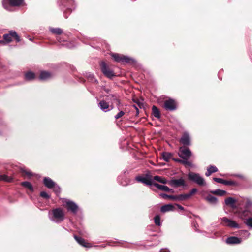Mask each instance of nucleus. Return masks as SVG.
<instances>
[{"label":"nucleus","mask_w":252,"mask_h":252,"mask_svg":"<svg viewBox=\"0 0 252 252\" xmlns=\"http://www.w3.org/2000/svg\"><path fill=\"white\" fill-rule=\"evenodd\" d=\"M58 3L66 18L75 8L73 0H58Z\"/></svg>","instance_id":"obj_1"},{"label":"nucleus","mask_w":252,"mask_h":252,"mask_svg":"<svg viewBox=\"0 0 252 252\" xmlns=\"http://www.w3.org/2000/svg\"><path fill=\"white\" fill-rule=\"evenodd\" d=\"M48 216L52 221L56 223H60L64 220V213L61 208H57L50 211Z\"/></svg>","instance_id":"obj_2"},{"label":"nucleus","mask_w":252,"mask_h":252,"mask_svg":"<svg viewBox=\"0 0 252 252\" xmlns=\"http://www.w3.org/2000/svg\"><path fill=\"white\" fill-rule=\"evenodd\" d=\"M111 56L117 62L126 63L131 64H134L136 63L135 60L133 58L128 56H125L118 53H112Z\"/></svg>","instance_id":"obj_3"},{"label":"nucleus","mask_w":252,"mask_h":252,"mask_svg":"<svg viewBox=\"0 0 252 252\" xmlns=\"http://www.w3.org/2000/svg\"><path fill=\"white\" fill-rule=\"evenodd\" d=\"M188 176L189 180L199 186H202L206 185L204 179L198 173L190 172L189 173Z\"/></svg>","instance_id":"obj_4"},{"label":"nucleus","mask_w":252,"mask_h":252,"mask_svg":"<svg viewBox=\"0 0 252 252\" xmlns=\"http://www.w3.org/2000/svg\"><path fill=\"white\" fill-rule=\"evenodd\" d=\"M62 202L68 211L74 214L77 213L78 206L74 202L66 198H63Z\"/></svg>","instance_id":"obj_5"},{"label":"nucleus","mask_w":252,"mask_h":252,"mask_svg":"<svg viewBox=\"0 0 252 252\" xmlns=\"http://www.w3.org/2000/svg\"><path fill=\"white\" fill-rule=\"evenodd\" d=\"M221 220V224L223 226L228 227L232 228H240V225L235 221L228 219V218L224 217L220 218Z\"/></svg>","instance_id":"obj_6"},{"label":"nucleus","mask_w":252,"mask_h":252,"mask_svg":"<svg viewBox=\"0 0 252 252\" xmlns=\"http://www.w3.org/2000/svg\"><path fill=\"white\" fill-rule=\"evenodd\" d=\"M106 99L111 102V105H113V104L115 103L118 107V109L119 110V107L121 103L120 100V95L118 94H109L106 95Z\"/></svg>","instance_id":"obj_7"},{"label":"nucleus","mask_w":252,"mask_h":252,"mask_svg":"<svg viewBox=\"0 0 252 252\" xmlns=\"http://www.w3.org/2000/svg\"><path fill=\"white\" fill-rule=\"evenodd\" d=\"M101 70L104 75L107 77L112 79L115 76L113 71L104 62H101L100 63Z\"/></svg>","instance_id":"obj_8"},{"label":"nucleus","mask_w":252,"mask_h":252,"mask_svg":"<svg viewBox=\"0 0 252 252\" xmlns=\"http://www.w3.org/2000/svg\"><path fill=\"white\" fill-rule=\"evenodd\" d=\"M12 37H13L17 42L20 41V38L15 31L11 30L7 34H4L3 36V39L6 43H9L12 41Z\"/></svg>","instance_id":"obj_9"},{"label":"nucleus","mask_w":252,"mask_h":252,"mask_svg":"<svg viewBox=\"0 0 252 252\" xmlns=\"http://www.w3.org/2000/svg\"><path fill=\"white\" fill-rule=\"evenodd\" d=\"M191 152L188 148L185 147H181L179 149V156L183 159L187 161L191 156Z\"/></svg>","instance_id":"obj_10"},{"label":"nucleus","mask_w":252,"mask_h":252,"mask_svg":"<svg viewBox=\"0 0 252 252\" xmlns=\"http://www.w3.org/2000/svg\"><path fill=\"white\" fill-rule=\"evenodd\" d=\"M164 108L168 111H174L177 109L176 103L174 99L169 98L164 101Z\"/></svg>","instance_id":"obj_11"},{"label":"nucleus","mask_w":252,"mask_h":252,"mask_svg":"<svg viewBox=\"0 0 252 252\" xmlns=\"http://www.w3.org/2000/svg\"><path fill=\"white\" fill-rule=\"evenodd\" d=\"M98 106L104 112H109L114 108L113 105H110L109 103L105 100H100L98 103Z\"/></svg>","instance_id":"obj_12"},{"label":"nucleus","mask_w":252,"mask_h":252,"mask_svg":"<svg viewBox=\"0 0 252 252\" xmlns=\"http://www.w3.org/2000/svg\"><path fill=\"white\" fill-rule=\"evenodd\" d=\"M24 2V0H3L2 2L4 8L8 9V4L13 6L20 5Z\"/></svg>","instance_id":"obj_13"},{"label":"nucleus","mask_w":252,"mask_h":252,"mask_svg":"<svg viewBox=\"0 0 252 252\" xmlns=\"http://www.w3.org/2000/svg\"><path fill=\"white\" fill-rule=\"evenodd\" d=\"M168 184L174 188H177L180 186L185 187L187 185L183 178H181L179 179L171 180L168 182Z\"/></svg>","instance_id":"obj_14"},{"label":"nucleus","mask_w":252,"mask_h":252,"mask_svg":"<svg viewBox=\"0 0 252 252\" xmlns=\"http://www.w3.org/2000/svg\"><path fill=\"white\" fill-rule=\"evenodd\" d=\"M135 180L137 182L142 183L146 185L151 186L153 184L150 177L148 175H146L145 177L142 176H136Z\"/></svg>","instance_id":"obj_15"},{"label":"nucleus","mask_w":252,"mask_h":252,"mask_svg":"<svg viewBox=\"0 0 252 252\" xmlns=\"http://www.w3.org/2000/svg\"><path fill=\"white\" fill-rule=\"evenodd\" d=\"M180 142L185 146H189L190 143V137L188 132H184L180 139Z\"/></svg>","instance_id":"obj_16"},{"label":"nucleus","mask_w":252,"mask_h":252,"mask_svg":"<svg viewBox=\"0 0 252 252\" xmlns=\"http://www.w3.org/2000/svg\"><path fill=\"white\" fill-rule=\"evenodd\" d=\"M213 180L217 183H221L225 185H229V186H236L237 185V183L235 181H227L221 178H213Z\"/></svg>","instance_id":"obj_17"},{"label":"nucleus","mask_w":252,"mask_h":252,"mask_svg":"<svg viewBox=\"0 0 252 252\" xmlns=\"http://www.w3.org/2000/svg\"><path fill=\"white\" fill-rule=\"evenodd\" d=\"M242 241V240L241 238L235 236L229 237L226 240V243L230 245L240 244Z\"/></svg>","instance_id":"obj_18"},{"label":"nucleus","mask_w":252,"mask_h":252,"mask_svg":"<svg viewBox=\"0 0 252 252\" xmlns=\"http://www.w3.org/2000/svg\"><path fill=\"white\" fill-rule=\"evenodd\" d=\"M74 238L78 243L82 246L88 248L92 247V245L90 243L86 242L83 238L76 235H74Z\"/></svg>","instance_id":"obj_19"},{"label":"nucleus","mask_w":252,"mask_h":252,"mask_svg":"<svg viewBox=\"0 0 252 252\" xmlns=\"http://www.w3.org/2000/svg\"><path fill=\"white\" fill-rule=\"evenodd\" d=\"M153 185L160 190H163L166 192H171L172 193L174 192L173 189H170L166 186L160 185L157 183H153Z\"/></svg>","instance_id":"obj_20"},{"label":"nucleus","mask_w":252,"mask_h":252,"mask_svg":"<svg viewBox=\"0 0 252 252\" xmlns=\"http://www.w3.org/2000/svg\"><path fill=\"white\" fill-rule=\"evenodd\" d=\"M43 183L45 186L48 189H51L56 184L50 178L45 177L43 179Z\"/></svg>","instance_id":"obj_21"},{"label":"nucleus","mask_w":252,"mask_h":252,"mask_svg":"<svg viewBox=\"0 0 252 252\" xmlns=\"http://www.w3.org/2000/svg\"><path fill=\"white\" fill-rule=\"evenodd\" d=\"M251 212L249 209H245L243 210H239L238 212L239 217L242 220H246V217L250 215Z\"/></svg>","instance_id":"obj_22"},{"label":"nucleus","mask_w":252,"mask_h":252,"mask_svg":"<svg viewBox=\"0 0 252 252\" xmlns=\"http://www.w3.org/2000/svg\"><path fill=\"white\" fill-rule=\"evenodd\" d=\"M237 201L233 197H228L225 200V203L226 205L229 206L233 208H236L235 203Z\"/></svg>","instance_id":"obj_23"},{"label":"nucleus","mask_w":252,"mask_h":252,"mask_svg":"<svg viewBox=\"0 0 252 252\" xmlns=\"http://www.w3.org/2000/svg\"><path fill=\"white\" fill-rule=\"evenodd\" d=\"M175 207L174 205L171 204H166L161 206L160 208L161 212L165 213L174 210Z\"/></svg>","instance_id":"obj_24"},{"label":"nucleus","mask_w":252,"mask_h":252,"mask_svg":"<svg viewBox=\"0 0 252 252\" xmlns=\"http://www.w3.org/2000/svg\"><path fill=\"white\" fill-rule=\"evenodd\" d=\"M218 170V168L215 166L210 165L207 168V171L205 173V175L208 177L210 176L212 173L217 172Z\"/></svg>","instance_id":"obj_25"},{"label":"nucleus","mask_w":252,"mask_h":252,"mask_svg":"<svg viewBox=\"0 0 252 252\" xmlns=\"http://www.w3.org/2000/svg\"><path fill=\"white\" fill-rule=\"evenodd\" d=\"M52 76L49 72L42 71L39 76V79L41 80H46L50 79Z\"/></svg>","instance_id":"obj_26"},{"label":"nucleus","mask_w":252,"mask_h":252,"mask_svg":"<svg viewBox=\"0 0 252 252\" xmlns=\"http://www.w3.org/2000/svg\"><path fill=\"white\" fill-rule=\"evenodd\" d=\"M152 114L154 117L157 118H160L161 117L159 110L156 106L153 105L152 107Z\"/></svg>","instance_id":"obj_27"},{"label":"nucleus","mask_w":252,"mask_h":252,"mask_svg":"<svg viewBox=\"0 0 252 252\" xmlns=\"http://www.w3.org/2000/svg\"><path fill=\"white\" fill-rule=\"evenodd\" d=\"M205 200L207 201L210 203L216 205L218 202L217 198L214 196H213L211 195H208L207 196L205 197Z\"/></svg>","instance_id":"obj_28"},{"label":"nucleus","mask_w":252,"mask_h":252,"mask_svg":"<svg viewBox=\"0 0 252 252\" xmlns=\"http://www.w3.org/2000/svg\"><path fill=\"white\" fill-rule=\"evenodd\" d=\"M49 30L52 33L56 35H61L63 32V30L60 28H50Z\"/></svg>","instance_id":"obj_29"},{"label":"nucleus","mask_w":252,"mask_h":252,"mask_svg":"<svg viewBox=\"0 0 252 252\" xmlns=\"http://www.w3.org/2000/svg\"><path fill=\"white\" fill-rule=\"evenodd\" d=\"M163 159L166 161H169L170 159L172 158V154L169 152H163L162 153Z\"/></svg>","instance_id":"obj_30"},{"label":"nucleus","mask_w":252,"mask_h":252,"mask_svg":"<svg viewBox=\"0 0 252 252\" xmlns=\"http://www.w3.org/2000/svg\"><path fill=\"white\" fill-rule=\"evenodd\" d=\"M160 196L164 199H169L177 201V195H167L165 193H160Z\"/></svg>","instance_id":"obj_31"},{"label":"nucleus","mask_w":252,"mask_h":252,"mask_svg":"<svg viewBox=\"0 0 252 252\" xmlns=\"http://www.w3.org/2000/svg\"><path fill=\"white\" fill-rule=\"evenodd\" d=\"M211 192L214 194L222 196L226 194L227 192L223 190L217 189L215 190L211 191Z\"/></svg>","instance_id":"obj_32"},{"label":"nucleus","mask_w":252,"mask_h":252,"mask_svg":"<svg viewBox=\"0 0 252 252\" xmlns=\"http://www.w3.org/2000/svg\"><path fill=\"white\" fill-rule=\"evenodd\" d=\"M154 180L157 181L160 183L162 184H167L168 183V182L165 178H162L159 176H155L153 178Z\"/></svg>","instance_id":"obj_33"},{"label":"nucleus","mask_w":252,"mask_h":252,"mask_svg":"<svg viewBox=\"0 0 252 252\" xmlns=\"http://www.w3.org/2000/svg\"><path fill=\"white\" fill-rule=\"evenodd\" d=\"M21 185L25 188H28L31 191H33V188L31 183L29 182L25 181L21 183Z\"/></svg>","instance_id":"obj_34"},{"label":"nucleus","mask_w":252,"mask_h":252,"mask_svg":"<svg viewBox=\"0 0 252 252\" xmlns=\"http://www.w3.org/2000/svg\"><path fill=\"white\" fill-rule=\"evenodd\" d=\"M189 198V195L187 194H181L177 195V201H184Z\"/></svg>","instance_id":"obj_35"},{"label":"nucleus","mask_w":252,"mask_h":252,"mask_svg":"<svg viewBox=\"0 0 252 252\" xmlns=\"http://www.w3.org/2000/svg\"><path fill=\"white\" fill-rule=\"evenodd\" d=\"M25 78L26 80H29V81L32 80L35 78V74L34 73H33L31 71H29V72H27L25 74Z\"/></svg>","instance_id":"obj_36"},{"label":"nucleus","mask_w":252,"mask_h":252,"mask_svg":"<svg viewBox=\"0 0 252 252\" xmlns=\"http://www.w3.org/2000/svg\"><path fill=\"white\" fill-rule=\"evenodd\" d=\"M0 181H3L7 182H10L12 181V178L6 175H0Z\"/></svg>","instance_id":"obj_37"},{"label":"nucleus","mask_w":252,"mask_h":252,"mask_svg":"<svg viewBox=\"0 0 252 252\" xmlns=\"http://www.w3.org/2000/svg\"><path fill=\"white\" fill-rule=\"evenodd\" d=\"M154 222L157 226H160L161 225L160 217L159 215H156L154 218Z\"/></svg>","instance_id":"obj_38"},{"label":"nucleus","mask_w":252,"mask_h":252,"mask_svg":"<svg viewBox=\"0 0 252 252\" xmlns=\"http://www.w3.org/2000/svg\"><path fill=\"white\" fill-rule=\"evenodd\" d=\"M52 189H53V191L57 194V195H58L61 193V188L56 184H55V186L54 187H53Z\"/></svg>","instance_id":"obj_39"},{"label":"nucleus","mask_w":252,"mask_h":252,"mask_svg":"<svg viewBox=\"0 0 252 252\" xmlns=\"http://www.w3.org/2000/svg\"><path fill=\"white\" fill-rule=\"evenodd\" d=\"M245 223L249 227L252 228V217H250L246 219Z\"/></svg>","instance_id":"obj_40"},{"label":"nucleus","mask_w":252,"mask_h":252,"mask_svg":"<svg viewBox=\"0 0 252 252\" xmlns=\"http://www.w3.org/2000/svg\"><path fill=\"white\" fill-rule=\"evenodd\" d=\"M252 206V201L249 198L246 199L245 209H249Z\"/></svg>","instance_id":"obj_41"},{"label":"nucleus","mask_w":252,"mask_h":252,"mask_svg":"<svg viewBox=\"0 0 252 252\" xmlns=\"http://www.w3.org/2000/svg\"><path fill=\"white\" fill-rule=\"evenodd\" d=\"M40 196L45 199H49L50 198V195H49L45 191H41L40 192Z\"/></svg>","instance_id":"obj_42"},{"label":"nucleus","mask_w":252,"mask_h":252,"mask_svg":"<svg viewBox=\"0 0 252 252\" xmlns=\"http://www.w3.org/2000/svg\"><path fill=\"white\" fill-rule=\"evenodd\" d=\"M125 112L123 111H120L117 114H116L114 117L115 119L117 120L121 118L125 115Z\"/></svg>","instance_id":"obj_43"},{"label":"nucleus","mask_w":252,"mask_h":252,"mask_svg":"<svg viewBox=\"0 0 252 252\" xmlns=\"http://www.w3.org/2000/svg\"><path fill=\"white\" fill-rule=\"evenodd\" d=\"M22 172L24 173L25 175H26L27 176H28V177H31V176H32L33 175V174L32 172H31L30 171H27L26 170H25L24 169H22Z\"/></svg>","instance_id":"obj_44"},{"label":"nucleus","mask_w":252,"mask_h":252,"mask_svg":"<svg viewBox=\"0 0 252 252\" xmlns=\"http://www.w3.org/2000/svg\"><path fill=\"white\" fill-rule=\"evenodd\" d=\"M240 233L241 235H245L246 238L249 237L250 235V233L247 230H241Z\"/></svg>","instance_id":"obj_45"},{"label":"nucleus","mask_w":252,"mask_h":252,"mask_svg":"<svg viewBox=\"0 0 252 252\" xmlns=\"http://www.w3.org/2000/svg\"><path fill=\"white\" fill-rule=\"evenodd\" d=\"M173 160L176 161V162H181V163H185V164H187L188 165H190V162H188L187 161H185V160H182L181 159H177V158H172Z\"/></svg>","instance_id":"obj_46"},{"label":"nucleus","mask_w":252,"mask_h":252,"mask_svg":"<svg viewBox=\"0 0 252 252\" xmlns=\"http://www.w3.org/2000/svg\"><path fill=\"white\" fill-rule=\"evenodd\" d=\"M197 190L195 188H193L189 192V193H188V195H189V197L190 198L191 197V196L192 195H193V194H194L195 193H196L197 192Z\"/></svg>","instance_id":"obj_47"},{"label":"nucleus","mask_w":252,"mask_h":252,"mask_svg":"<svg viewBox=\"0 0 252 252\" xmlns=\"http://www.w3.org/2000/svg\"><path fill=\"white\" fill-rule=\"evenodd\" d=\"M103 90L106 93L108 94L111 92V90L109 88H104Z\"/></svg>","instance_id":"obj_48"},{"label":"nucleus","mask_w":252,"mask_h":252,"mask_svg":"<svg viewBox=\"0 0 252 252\" xmlns=\"http://www.w3.org/2000/svg\"><path fill=\"white\" fill-rule=\"evenodd\" d=\"M176 205L178 207V208L181 210H184V208L179 204H176Z\"/></svg>","instance_id":"obj_49"},{"label":"nucleus","mask_w":252,"mask_h":252,"mask_svg":"<svg viewBox=\"0 0 252 252\" xmlns=\"http://www.w3.org/2000/svg\"><path fill=\"white\" fill-rule=\"evenodd\" d=\"M0 44H2L3 45H5L6 44V42L4 40H0Z\"/></svg>","instance_id":"obj_50"},{"label":"nucleus","mask_w":252,"mask_h":252,"mask_svg":"<svg viewBox=\"0 0 252 252\" xmlns=\"http://www.w3.org/2000/svg\"><path fill=\"white\" fill-rule=\"evenodd\" d=\"M89 77H90L91 78H94V76L93 74H90L89 75Z\"/></svg>","instance_id":"obj_51"},{"label":"nucleus","mask_w":252,"mask_h":252,"mask_svg":"<svg viewBox=\"0 0 252 252\" xmlns=\"http://www.w3.org/2000/svg\"><path fill=\"white\" fill-rule=\"evenodd\" d=\"M134 107H135V109H136V110L137 112H138V108H137L136 106H134Z\"/></svg>","instance_id":"obj_52"},{"label":"nucleus","mask_w":252,"mask_h":252,"mask_svg":"<svg viewBox=\"0 0 252 252\" xmlns=\"http://www.w3.org/2000/svg\"><path fill=\"white\" fill-rule=\"evenodd\" d=\"M57 40H58L59 42H61V41L60 40V39L57 38Z\"/></svg>","instance_id":"obj_53"},{"label":"nucleus","mask_w":252,"mask_h":252,"mask_svg":"<svg viewBox=\"0 0 252 252\" xmlns=\"http://www.w3.org/2000/svg\"><path fill=\"white\" fill-rule=\"evenodd\" d=\"M95 82H97V80L95 79V80H94Z\"/></svg>","instance_id":"obj_54"},{"label":"nucleus","mask_w":252,"mask_h":252,"mask_svg":"<svg viewBox=\"0 0 252 252\" xmlns=\"http://www.w3.org/2000/svg\"><path fill=\"white\" fill-rule=\"evenodd\" d=\"M168 252H170L169 251H168Z\"/></svg>","instance_id":"obj_55"}]
</instances>
